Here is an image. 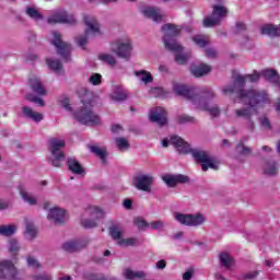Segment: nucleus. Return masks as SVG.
Returning <instances> with one entry per match:
<instances>
[{
	"mask_svg": "<svg viewBox=\"0 0 280 280\" xmlns=\"http://www.w3.org/2000/svg\"><path fill=\"white\" fill-rule=\"evenodd\" d=\"M9 252L12 253V255H16L19 250H21V245L19 244V241L11 238L8 243Z\"/></svg>",
	"mask_w": 280,
	"mask_h": 280,
	"instance_id": "ea45409f",
	"label": "nucleus"
},
{
	"mask_svg": "<svg viewBox=\"0 0 280 280\" xmlns=\"http://www.w3.org/2000/svg\"><path fill=\"white\" fill-rule=\"evenodd\" d=\"M48 23H62L67 25H75V23H78V20H75V16L73 14L67 12V10L59 9L48 18Z\"/></svg>",
	"mask_w": 280,
	"mask_h": 280,
	"instance_id": "dca6fc26",
	"label": "nucleus"
},
{
	"mask_svg": "<svg viewBox=\"0 0 280 280\" xmlns=\"http://www.w3.org/2000/svg\"><path fill=\"white\" fill-rule=\"evenodd\" d=\"M89 82H90V84H93L94 86L102 84V74H100V73L92 74L89 79Z\"/></svg>",
	"mask_w": 280,
	"mask_h": 280,
	"instance_id": "de8ad7c7",
	"label": "nucleus"
},
{
	"mask_svg": "<svg viewBox=\"0 0 280 280\" xmlns=\"http://www.w3.org/2000/svg\"><path fill=\"white\" fill-rule=\"evenodd\" d=\"M149 93L152 97H165V90L163 88H152Z\"/></svg>",
	"mask_w": 280,
	"mask_h": 280,
	"instance_id": "a18cd8bd",
	"label": "nucleus"
},
{
	"mask_svg": "<svg viewBox=\"0 0 280 280\" xmlns=\"http://www.w3.org/2000/svg\"><path fill=\"white\" fill-rule=\"evenodd\" d=\"M219 264L222 268H225V270H231V268L235 266V258H233L231 253L224 250L219 254Z\"/></svg>",
	"mask_w": 280,
	"mask_h": 280,
	"instance_id": "4be33fe9",
	"label": "nucleus"
},
{
	"mask_svg": "<svg viewBox=\"0 0 280 280\" xmlns=\"http://www.w3.org/2000/svg\"><path fill=\"white\" fill-rule=\"evenodd\" d=\"M98 60L105 65H108L109 67H115V65H117V59L113 56V54L109 52L100 54Z\"/></svg>",
	"mask_w": 280,
	"mask_h": 280,
	"instance_id": "473e14b6",
	"label": "nucleus"
},
{
	"mask_svg": "<svg viewBox=\"0 0 280 280\" xmlns=\"http://www.w3.org/2000/svg\"><path fill=\"white\" fill-rule=\"evenodd\" d=\"M149 229H152L153 231H163V229H165V221H153L149 223Z\"/></svg>",
	"mask_w": 280,
	"mask_h": 280,
	"instance_id": "79ce46f5",
	"label": "nucleus"
},
{
	"mask_svg": "<svg viewBox=\"0 0 280 280\" xmlns=\"http://www.w3.org/2000/svg\"><path fill=\"white\" fill-rule=\"evenodd\" d=\"M26 261H27V266H28L30 268H34V269L40 268V262H38L37 259L34 258V257H32V256H28V257L26 258Z\"/></svg>",
	"mask_w": 280,
	"mask_h": 280,
	"instance_id": "603ef678",
	"label": "nucleus"
},
{
	"mask_svg": "<svg viewBox=\"0 0 280 280\" xmlns=\"http://www.w3.org/2000/svg\"><path fill=\"white\" fill-rule=\"evenodd\" d=\"M261 34H266L267 36H280V24H266L261 27Z\"/></svg>",
	"mask_w": 280,
	"mask_h": 280,
	"instance_id": "7c9ffc66",
	"label": "nucleus"
},
{
	"mask_svg": "<svg viewBox=\"0 0 280 280\" xmlns=\"http://www.w3.org/2000/svg\"><path fill=\"white\" fill-rule=\"evenodd\" d=\"M194 277V269H189L183 275V280H191Z\"/></svg>",
	"mask_w": 280,
	"mask_h": 280,
	"instance_id": "bf43d9fd",
	"label": "nucleus"
},
{
	"mask_svg": "<svg viewBox=\"0 0 280 280\" xmlns=\"http://www.w3.org/2000/svg\"><path fill=\"white\" fill-rule=\"evenodd\" d=\"M0 280H19V269L12 260H0Z\"/></svg>",
	"mask_w": 280,
	"mask_h": 280,
	"instance_id": "2eb2a0df",
	"label": "nucleus"
},
{
	"mask_svg": "<svg viewBox=\"0 0 280 280\" xmlns=\"http://www.w3.org/2000/svg\"><path fill=\"white\" fill-rule=\"evenodd\" d=\"M49 143L51 152L49 161L55 167H60V165H62V161H65V153H62L61 150L67 145V143L65 142V139L60 138H51Z\"/></svg>",
	"mask_w": 280,
	"mask_h": 280,
	"instance_id": "9b49d317",
	"label": "nucleus"
},
{
	"mask_svg": "<svg viewBox=\"0 0 280 280\" xmlns=\"http://www.w3.org/2000/svg\"><path fill=\"white\" fill-rule=\"evenodd\" d=\"M104 215V211L96 206H89L81 214V226L83 229H95L97 220Z\"/></svg>",
	"mask_w": 280,
	"mask_h": 280,
	"instance_id": "6e6552de",
	"label": "nucleus"
},
{
	"mask_svg": "<svg viewBox=\"0 0 280 280\" xmlns=\"http://www.w3.org/2000/svg\"><path fill=\"white\" fill-rule=\"evenodd\" d=\"M48 40L54 45V47H56L58 55L66 60V62H69V56H71V44L62 42V36L57 31L50 32Z\"/></svg>",
	"mask_w": 280,
	"mask_h": 280,
	"instance_id": "9d476101",
	"label": "nucleus"
},
{
	"mask_svg": "<svg viewBox=\"0 0 280 280\" xmlns=\"http://www.w3.org/2000/svg\"><path fill=\"white\" fill-rule=\"evenodd\" d=\"M26 14L27 16L34 19L35 21H40V19H43V15L34 8H27Z\"/></svg>",
	"mask_w": 280,
	"mask_h": 280,
	"instance_id": "a19ab883",
	"label": "nucleus"
},
{
	"mask_svg": "<svg viewBox=\"0 0 280 280\" xmlns=\"http://www.w3.org/2000/svg\"><path fill=\"white\" fill-rule=\"evenodd\" d=\"M16 225L9 224V225H0V235H3L4 237H10L11 235H14L16 233Z\"/></svg>",
	"mask_w": 280,
	"mask_h": 280,
	"instance_id": "c9c22d12",
	"label": "nucleus"
},
{
	"mask_svg": "<svg viewBox=\"0 0 280 280\" xmlns=\"http://www.w3.org/2000/svg\"><path fill=\"white\" fill-rule=\"evenodd\" d=\"M91 92L85 94V97L82 98V106L79 112L72 113V117L82 124L83 126H97L101 124L102 118L100 115L93 112V106L95 103L91 100Z\"/></svg>",
	"mask_w": 280,
	"mask_h": 280,
	"instance_id": "39448f33",
	"label": "nucleus"
},
{
	"mask_svg": "<svg viewBox=\"0 0 280 280\" xmlns=\"http://www.w3.org/2000/svg\"><path fill=\"white\" fill-rule=\"evenodd\" d=\"M192 40L197 47H207L209 45V37L206 35H196L192 37Z\"/></svg>",
	"mask_w": 280,
	"mask_h": 280,
	"instance_id": "e433bc0d",
	"label": "nucleus"
},
{
	"mask_svg": "<svg viewBox=\"0 0 280 280\" xmlns=\"http://www.w3.org/2000/svg\"><path fill=\"white\" fill-rule=\"evenodd\" d=\"M21 115L24 119H28V121H34V124H40V121L45 119V116H43L40 112L34 110L27 105H23L21 107Z\"/></svg>",
	"mask_w": 280,
	"mask_h": 280,
	"instance_id": "aec40b11",
	"label": "nucleus"
},
{
	"mask_svg": "<svg viewBox=\"0 0 280 280\" xmlns=\"http://www.w3.org/2000/svg\"><path fill=\"white\" fill-rule=\"evenodd\" d=\"M36 235H38V230L32 222H26L25 237L26 240H36Z\"/></svg>",
	"mask_w": 280,
	"mask_h": 280,
	"instance_id": "f704fd0d",
	"label": "nucleus"
},
{
	"mask_svg": "<svg viewBox=\"0 0 280 280\" xmlns=\"http://www.w3.org/2000/svg\"><path fill=\"white\" fill-rule=\"evenodd\" d=\"M226 14H229V9H226V7L220 4L214 5L211 16H207L203 20V26L215 27V25H220L222 20L226 19Z\"/></svg>",
	"mask_w": 280,
	"mask_h": 280,
	"instance_id": "4468645a",
	"label": "nucleus"
},
{
	"mask_svg": "<svg viewBox=\"0 0 280 280\" xmlns=\"http://www.w3.org/2000/svg\"><path fill=\"white\" fill-rule=\"evenodd\" d=\"M26 100H28V102H33V104H37V106H45V101L40 97L28 94L26 95Z\"/></svg>",
	"mask_w": 280,
	"mask_h": 280,
	"instance_id": "3c124183",
	"label": "nucleus"
},
{
	"mask_svg": "<svg viewBox=\"0 0 280 280\" xmlns=\"http://www.w3.org/2000/svg\"><path fill=\"white\" fill-rule=\"evenodd\" d=\"M167 266V261H165V259H162V260H159L156 264H155V268L158 270H165Z\"/></svg>",
	"mask_w": 280,
	"mask_h": 280,
	"instance_id": "4d7b16f0",
	"label": "nucleus"
},
{
	"mask_svg": "<svg viewBox=\"0 0 280 280\" xmlns=\"http://www.w3.org/2000/svg\"><path fill=\"white\" fill-rule=\"evenodd\" d=\"M178 121L179 124H194V121H196V118L184 115L178 117Z\"/></svg>",
	"mask_w": 280,
	"mask_h": 280,
	"instance_id": "864d4df0",
	"label": "nucleus"
},
{
	"mask_svg": "<svg viewBox=\"0 0 280 280\" xmlns=\"http://www.w3.org/2000/svg\"><path fill=\"white\" fill-rule=\"evenodd\" d=\"M90 152H92V154H95L96 156H98V159L101 161H104L106 159V149L105 148H101L97 144H92L88 147Z\"/></svg>",
	"mask_w": 280,
	"mask_h": 280,
	"instance_id": "72a5a7b5",
	"label": "nucleus"
},
{
	"mask_svg": "<svg viewBox=\"0 0 280 280\" xmlns=\"http://www.w3.org/2000/svg\"><path fill=\"white\" fill-rule=\"evenodd\" d=\"M59 104H60V106H62V108H65V110L71 112V104L69 103V97L60 96Z\"/></svg>",
	"mask_w": 280,
	"mask_h": 280,
	"instance_id": "09e8293b",
	"label": "nucleus"
},
{
	"mask_svg": "<svg viewBox=\"0 0 280 280\" xmlns=\"http://www.w3.org/2000/svg\"><path fill=\"white\" fill-rule=\"evenodd\" d=\"M125 209H132V201L130 199H125L122 202Z\"/></svg>",
	"mask_w": 280,
	"mask_h": 280,
	"instance_id": "e2e57ef3",
	"label": "nucleus"
},
{
	"mask_svg": "<svg viewBox=\"0 0 280 280\" xmlns=\"http://www.w3.org/2000/svg\"><path fill=\"white\" fill-rule=\"evenodd\" d=\"M133 187L140 191H152V185L154 184V177L152 175L141 174L133 177Z\"/></svg>",
	"mask_w": 280,
	"mask_h": 280,
	"instance_id": "f3484780",
	"label": "nucleus"
},
{
	"mask_svg": "<svg viewBox=\"0 0 280 280\" xmlns=\"http://www.w3.org/2000/svg\"><path fill=\"white\" fill-rule=\"evenodd\" d=\"M206 56L208 58H215V56H218V52L213 48H207L206 49Z\"/></svg>",
	"mask_w": 280,
	"mask_h": 280,
	"instance_id": "13d9d810",
	"label": "nucleus"
},
{
	"mask_svg": "<svg viewBox=\"0 0 280 280\" xmlns=\"http://www.w3.org/2000/svg\"><path fill=\"white\" fill-rule=\"evenodd\" d=\"M62 248L68 253H74V250H78V244L75 242H68L62 245Z\"/></svg>",
	"mask_w": 280,
	"mask_h": 280,
	"instance_id": "8fccbe9b",
	"label": "nucleus"
},
{
	"mask_svg": "<svg viewBox=\"0 0 280 280\" xmlns=\"http://www.w3.org/2000/svg\"><path fill=\"white\" fill-rule=\"evenodd\" d=\"M141 14H143L145 19L153 21V23H163L167 16L163 10L156 7H144L141 9Z\"/></svg>",
	"mask_w": 280,
	"mask_h": 280,
	"instance_id": "a211bd4d",
	"label": "nucleus"
},
{
	"mask_svg": "<svg viewBox=\"0 0 280 280\" xmlns=\"http://www.w3.org/2000/svg\"><path fill=\"white\" fill-rule=\"evenodd\" d=\"M116 148H118L120 152H126V150L130 148V143H128V140H126V138H117Z\"/></svg>",
	"mask_w": 280,
	"mask_h": 280,
	"instance_id": "58836bf2",
	"label": "nucleus"
},
{
	"mask_svg": "<svg viewBox=\"0 0 280 280\" xmlns=\"http://www.w3.org/2000/svg\"><path fill=\"white\" fill-rule=\"evenodd\" d=\"M243 30H246V24L242 22L236 23V32H243Z\"/></svg>",
	"mask_w": 280,
	"mask_h": 280,
	"instance_id": "0e129e2a",
	"label": "nucleus"
},
{
	"mask_svg": "<svg viewBox=\"0 0 280 280\" xmlns=\"http://www.w3.org/2000/svg\"><path fill=\"white\" fill-rule=\"evenodd\" d=\"M149 117L158 126H167V112L163 107L152 108Z\"/></svg>",
	"mask_w": 280,
	"mask_h": 280,
	"instance_id": "6ab92c4d",
	"label": "nucleus"
},
{
	"mask_svg": "<svg viewBox=\"0 0 280 280\" xmlns=\"http://www.w3.org/2000/svg\"><path fill=\"white\" fill-rule=\"evenodd\" d=\"M174 218L176 222H178V224H182L183 226H192L195 229L198 226H202V224L207 222V217L200 212H196V213L176 212Z\"/></svg>",
	"mask_w": 280,
	"mask_h": 280,
	"instance_id": "1a4fd4ad",
	"label": "nucleus"
},
{
	"mask_svg": "<svg viewBox=\"0 0 280 280\" xmlns=\"http://www.w3.org/2000/svg\"><path fill=\"white\" fill-rule=\"evenodd\" d=\"M163 148H167L168 145H174L179 154H191L197 163L201 164L202 172H207V170H218L220 162L211 156L209 152L192 149L191 144L187 143L178 136H172L170 139L162 140Z\"/></svg>",
	"mask_w": 280,
	"mask_h": 280,
	"instance_id": "f03ea898",
	"label": "nucleus"
},
{
	"mask_svg": "<svg viewBox=\"0 0 280 280\" xmlns=\"http://www.w3.org/2000/svg\"><path fill=\"white\" fill-rule=\"evenodd\" d=\"M159 71H160V73H170V68H167V66H165V65H161L159 67Z\"/></svg>",
	"mask_w": 280,
	"mask_h": 280,
	"instance_id": "69168bd1",
	"label": "nucleus"
},
{
	"mask_svg": "<svg viewBox=\"0 0 280 280\" xmlns=\"http://www.w3.org/2000/svg\"><path fill=\"white\" fill-rule=\"evenodd\" d=\"M68 170L72 172V174H77L78 176H84V167H82V164L75 160V158H69L67 161Z\"/></svg>",
	"mask_w": 280,
	"mask_h": 280,
	"instance_id": "cd10ccee",
	"label": "nucleus"
},
{
	"mask_svg": "<svg viewBox=\"0 0 280 280\" xmlns=\"http://www.w3.org/2000/svg\"><path fill=\"white\" fill-rule=\"evenodd\" d=\"M162 178L167 187H175L178 183H187L189 180L185 175H164Z\"/></svg>",
	"mask_w": 280,
	"mask_h": 280,
	"instance_id": "393cba45",
	"label": "nucleus"
},
{
	"mask_svg": "<svg viewBox=\"0 0 280 280\" xmlns=\"http://www.w3.org/2000/svg\"><path fill=\"white\" fill-rule=\"evenodd\" d=\"M259 78H261V73L255 71L253 74L247 75H237L234 80L233 85H226L222 89L223 95H231L232 93H235L237 89H242L244 84L247 82H259Z\"/></svg>",
	"mask_w": 280,
	"mask_h": 280,
	"instance_id": "ddd939ff",
	"label": "nucleus"
},
{
	"mask_svg": "<svg viewBox=\"0 0 280 280\" xmlns=\"http://www.w3.org/2000/svg\"><path fill=\"white\" fill-rule=\"evenodd\" d=\"M38 58V56L36 54H27L26 55V60H31L34 61Z\"/></svg>",
	"mask_w": 280,
	"mask_h": 280,
	"instance_id": "774afa93",
	"label": "nucleus"
},
{
	"mask_svg": "<svg viewBox=\"0 0 280 280\" xmlns=\"http://www.w3.org/2000/svg\"><path fill=\"white\" fill-rule=\"evenodd\" d=\"M10 203L8 201L0 200V211H5V209H9Z\"/></svg>",
	"mask_w": 280,
	"mask_h": 280,
	"instance_id": "680f3d73",
	"label": "nucleus"
},
{
	"mask_svg": "<svg viewBox=\"0 0 280 280\" xmlns=\"http://www.w3.org/2000/svg\"><path fill=\"white\" fill-rule=\"evenodd\" d=\"M256 277H259V271H250L248 273L245 275V279H256Z\"/></svg>",
	"mask_w": 280,
	"mask_h": 280,
	"instance_id": "052dcab7",
	"label": "nucleus"
},
{
	"mask_svg": "<svg viewBox=\"0 0 280 280\" xmlns=\"http://www.w3.org/2000/svg\"><path fill=\"white\" fill-rule=\"evenodd\" d=\"M242 104L248 105V107L237 108L234 110V116L238 119L247 120V128L253 130L255 122H253V116L257 113V106H264V104H270V95L266 91L255 90H241L238 92V101Z\"/></svg>",
	"mask_w": 280,
	"mask_h": 280,
	"instance_id": "f257e3e1",
	"label": "nucleus"
},
{
	"mask_svg": "<svg viewBox=\"0 0 280 280\" xmlns=\"http://www.w3.org/2000/svg\"><path fill=\"white\" fill-rule=\"evenodd\" d=\"M109 97L114 102H124L126 97H128V94L126 93V90H124L121 85H114L109 94Z\"/></svg>",
	"mask_w": 280,
	"mask_h": 280,
	"instance_id": "bb28decb",
	"label": "nucleus"
},
{
	"mask_svg": "<svg viewBox=\"0 0 280 280\" xmlns=\"http://www.w3.org/2000/svg\"><path fill=\"white\" fill-rule=\"evenodd\" d=\"M260 126L265 130H270V120H268V118H266V117L261 118L260 119Z\"/></svg>",
	"mask_w": 280,
	"mask_h": 280,
	"instance_id": "5fc2aeb1",
	"label": "nucleus"
},
{
	"mask_svg": "<svg viewBox=\"0 0 280 280\" xmlns=\"http://www.w3.org/2000/svg\"><path fill=\"white\" fill-rule=\"evenodd\" d=\"M122 277H125V279L127 280H135V279H145V277H148V275L145 273V271H135L130 268H126L122 271Z\"/></svg>",
	"mask_w": 280,
	"mask_h": 280,
	"instance_id": "c85d7f7f",
	"label": "nucleus"
},
{
	"mask_svg": "<svg viewBox=\"0 0 280 280\" xmlns=\"http://www.w3.org/2000/svg\"><path fill=\"white\" fill-rule=\"evenodd\" d=\"M173 91L176 95L188 97L195 108H198L199 110H207L211 117H218L220 115V107H218V105H211L209 102V100H213V97H215L213 91L205 89L203 95L200 97V95L194 94L192 91L178 82H173Z\"/></svg>",
	"mask_w": 280,
	"mask_h": 280,
	"instance_id": "7ed1b4c3",
	"label": "nucleus"
},
{
	"mask_svg": "<svg viewBox=\"0 0 280 280\" xmlns=\"http://www.w3.org/2000/svg\"><path fill=\"white\" fill-rule=\"evenodd\" d=\"M162 33L165 49L175 54V61L177 65H186L189 58H191V54L185 52V48H183V46L176 42V36L180 34V26H176L174 24H164L162 26Z\"/></svg>",
	"mask_w": 280,
	"mask_h": 280,
	"instance_id": "20e7f679",
	"label": "nucleus"
},
{
	"mask_svg": "<svg viewBox=\"0 0 280 280\" xmlns=\"http://www.w3.org/2000/svg\"><path fill=\"white\" fill-rule=\"evenodd\" d=\"M110 49L118 58H122L124 60H130L132 58V39L128 36H121L114 39L110 43Z\"/></svg>",
	"mask_w": 280,
	"mask_h": 280,
	"instance_id": "0eeeda50",
	"label": "nucleus"
},
{
	"mask_svg": "<svg viewBox=\"0 0 280 280\" xmlns=\"http://www.w3.org/2000/svg\"><path fill=\"white\" fill-rule=\"evenodd\" d=\"M28 86H31L32 91L37 95H47V90L43 85V81L38 77H31L28 79Z\"/></svg>",
	"mask_w": 280,
	"mask_h": 280,
	"instance_id": "b1692460",
	"label": "nucleus"
},
{
	"mask_svg": "<svg viewBox=\"0 0 280 280\" xmlns=\"http://www.w3.org/2000/svg\"><path fill=\"white\" fill-rule=\"evenodd\" d=\"M277 172H278L277 164L267 163L265 165V174H268V176H275V174H277Z\"/></svg>",
	"mask_w": 280,
	"mask_h": 280,
	"instance_id": "37998d69",
	"label": "nucleus"
},
{
	"mask_svg": "<svg viewBox=\"0 0 280 280\" xmlns=\"http://www.w3.org/2000/svg\"><path fill=\"white\" fill-rule=\"evenodd\" d=\"M261 75L265 77V80H267V82H270L271 84H275L276 86H278L280 91V78L277 71L265 70L261 72Z\"/></svg>",
	"mask_w": 280,
	"mask_h": 280,
	"instance_id": "c756f323",
	"label": "nucleus"
},
{
	"mask_svg": "<svg viewBox=\"0 0 280 280\" xmlns=\"http://www.w3.org/2000/svg\"><path fill=\"white\" fill-rule=\"evenodd\" d=\"M133 223L136 224V226L138 229H140V231H143L144 229L150 228V223L145 222V220H143L141 218H136Z\"/></svg>",
	"mask_w": 280,
	"mask_h": 280,
	"instance_id": "49530a36",
	"label": "nucleus"
},
{
	"mask_svg": "<svg viewBox=\"0 0 280 280\" xmlns=\"http://www.w3.org/2000/svg\"><path fill=\"white\" fill-rule=\"evenodd\" d=\"M236 152L238 154H242L243 156H248L250 154L252 150L250 148L244 145L242 142L236 145Z\"/></svg>",
	"mask_w": 280,
	"mask_h": 280,
	"instance_id": "c03bdc74",
	"label": "nucleus"
},
{
	"mask_svg": "<svg viewBox=\"0 0 280 280\" xmlns=\"http://www.w3.org/2000/svg\"><path fill=\"white\" fill-rule=\"evenodd\" d=\"M109 235L118 246L124 248L128 246H139L140 244L137 237L124 238V229L119 224H113L109 228Z\"/></svg>",
	"mask_w": 280,
	"mask_h": 280,
	"instance_id": "f8f14e48",
	"label": "nucleus"
},
{
	"mask_svg": "<svg viewBox=\"0 0 280 280\" xmlns=\"http://www.w3.org/2000/svg\"><path fill=\"white\" fill-rule=\"evenodd\" d=\"M18 189H19L22 200H24V202H26V205H30V207H36V205H38V198L36 196L30 194L27 191V189H25V186L19 185Z\"/></svg>",
	"mask_w": 280,
	"mask_h": 280,
	"instance_id": "5701e85b",
	"label": "nucleus"
},
{
	"mask_svg": "<svg viewBox=\"0 0 280 280\" xmlns=\"http://www.w3.org/2000/svg\"><path fill=\"white\" fill-rule=\"evenodd\" d=\"M211 66L206 65V63H201V65H194L190 67V73L195 77V78H202V75H207L208 73H211Z\"/></svg>",
	"mask_w": 280,
	"mask_h": 280,
	"instance_id": "a878e982",
	"label": "nucleus"
},
{
	"mask_svg": "<svg viewBox=\"0 0 280 280\" xmlns=\"http://www.w3.org/2000/svg\"><path fill=\"white\" fill-rule=\"evenodd\" d=\"M83 23L86 26L85 34L75 37V43L79 47H84L89 43V36L102 35L100 22L94 15L86 14L83 16Z\"/></svg>",
	"mask_w": 280,
	"mask_h": 280,
	"instance_id": "423d86ee",
	"label": "nucleus"
},
{
	"mask_svg": "<svg viewBox=\"0 0 280 280\" xmlns=\"http://www.w3.org/2000/svg\"><path fill=\"white\" fill-rule=\"evenodd\" d=\"M46 65L51 69V71H61L62 70V63H60L56 59L47 58Z\"/></svg>",
	"mask_w": 280,
	"mask_h": 280,
	"instance_id": "4c0bfd02",
	"label": "nucleus"
},
{
	"mask_svg": "<svg viewBox=\"0 0 280 280\" xmlns=\"http://www.w3.org/2000/svg\"><path fill=\"white\" fill-rule=\"evenodd\" d=\"M48 220H52L56 224H62V222L67 221L68 213L67 210L58 207H54L49 209L47 214Z\"/></svg>",
	"mask_w": 280,
	"mask_h": 280,
	"instance_id": "412c9836",
	"label": "nucleus"
},
{
	"mask_svg": "<svg viewBox=\"0 0 280 280\" xmlns=\"http://www.w3.org/2000/svg\"><path fill=\"white\" fill-rule=\"evenodd\" d=\"M265 266H267V268H273L275 267V260L266 259L265 260Z\"/></svg>",
	"mask_w": 280,
	"mask_h": 280,
	"instance_id": "338daca9",
	"label": "nucleus"
},
{
	"mask_svg": "<svg viewBox=\"0 0 280 280\" xmlns=\"http://www.w3.org/2000/svg\"><path fill=\"white\" fill-rule=\"evenodd\" d=\"M33 280H51V276L47 273H40L37 276H33Z\"/></svg>",
	"mask_w": 280,
	"mask_h": 280,
	"instance_id": "6e6d98bb",
	"label": "nucleus"
},
{
	"mask_svg": "<svg viewBox=\"0 0 280 280\" xmlns=\"http://www.w3.org/2000/svg\"><path fill=\"white\" fill-rule=\"evenodd\" d=\"M135 75L143 84H150L153 81L152 74L145 70L135 71Z\"/></svg>",
	"mask_w": 280,
	"mask_h": 280,
	"instance_id": "2f4dec72",
	"label": "nucleus"
}]
</instances>
